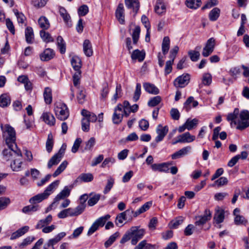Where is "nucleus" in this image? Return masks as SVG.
Here are the masks:
<instances>
[{"instance_id": "11", "label": "nucleus", "mask_w": 249, "mask_h": 249, "mask_svg": "<svg viewBox=\"0 0 249 249\" xmlns=\"http://www.w3.org/2000/svg\"><path fill=\"white\" fill-rule=\"evenodd\" d=\"M215 45V41L214 38L212 37L209 38L203 48L202 52V55L204 57H207L210 55L214 50V46Z\"/></svg>"}, {"instance_id": "45", "label": "nucleus", "mask_w": 249, "mask_h": 249, "mask_svg": "<svg viewBox=\"0 0 249 249\" xmlns=\"http://www.w3.org/2000/svg\"><path fill=\"white\" fill-rule=\"evenodd\" d=\"M68 162L66 160L63 161L53 173V176L56 177L60 175L67 167Z\"/></svg>"}, {"instance_id": "44", "label": "nucleus", "mask_w": 249, "mask_h": 249, "mask_svg": "<svg viewBox=\"0 0 249 249\" xmlns=\"http://www.w3.org/2000/svg\"><path fill=\"white\" fill-rule=\"evenodd\" d=\"M53 145V136L52 133H49L48 135L47 140L46 142V148L48 152L50 153L52 151Z\"/></svg>"}, {"instance_id": "29", "label": "nucleus", "mask_w": 249, "mask_h": 249, "mask_svg": "<svg viewBox=\"0 0 249 249\" xmlns=\"http://www.w3.org/2000/svg\"><path fill=\"white\" fill-rule=\"evenodd\" d=\"M83 51L85 55L87 56H91L92 55V44L89 40L86 39L83 43Z\"/></svg>"}, {"instance_id": "42", "label": "nucleus", "mask_w": 249, "mask_h": 249, "mask_svg": "<svg viewBox=\"0 0 249 249\" xmlns=\"http://www.w3.org/2000/svg\"><path fill=\"white\" fill-rule=\"evenodd\" d=\"M170 39L168 36H165L163 38L162 43V51L163 54H166L170 47Z\"/></svg>"}, {"instance_id": "15", "label": "nucleus", "mask_w": 249, "mask_h": 249, "mask_svg": "<svg viewBox=\"0 0 249 249\" xmlns=\"http://www.w3.org/2000/svg\"><path fill=\"white\" fill-rule=\"evenodd\" d=\"M116 18L119 22L123 24L124 23V9L123 3L119 4L115 12Z\"/></svg>"}, {"instance_id": "43", "label": "nucleus", "mask_w": 249, "mask_h": 249, "mask_svg": "<svg viewBox=\"0 0 249 249\" xmlns=\"http://www.w3.org/2000/svg\"><path fill=\"white\" fill-rule=\"evenodd\" d=\"M102 89L101 90V99L102 100H105L107 97L109 91V89L108 88V85L107 82H105L103 84Z\"/></svg>"}, {"instance_id": "40", "label": "nucleus", "mask_w": 249, "mask_h": 249, "mask_svg": "<svg viewBox=\"0 0 249 249\" xmlns=\"http://www.w3.org/2000/svg\"><path fill=\"white\" fill-rule=\"evenodd\" d=\"M220 10L218 8H213L209 14L210 20L213 21L216 20L220 16Z\"/></svg>"}, {"instance_id": "14", "label": "nucleus", "mask_w": 249, "mask_h": 249, "mask_svg": "<svg viewBox=\"0 0 249 249\" xmlns=\"http://www.w3.org/2000/svg\"><path fill=\"white\" fill-rule=\"evenodd\" d=\"M168 132V127L167 125L162 126V125L159 124L156 129V132L158 136L155 138V141L159 142L162 141L164 137Z\"/></svg>"}, {"instance_id": "56", "label": "nucleus", "mask_w": 249, "mask_h": 249, "mask_svg": "<svg viewBox=\"0 0 249 249\" xmlns=\"http://www.w3.org/2000/svg\"><path fill=\"white\" fill-rule=\"evenodd\" d=\"M212 75L210 73H204L202 77V84L205 86H209L212 83Z\"/></svg>"}, {"instance_id": "53", "label": "nucleus", "mask_w": 249, "mask_h": 249, "mask_svg": "<svg viewBox=\"0 0 249 249\" xmlns=\"http://www.w3.org/2000/svg\"><path fill=\"white\" fill-rule=\"evenodd\" d=\"M141 94V85L140 83H137L136 89L134 93L133 99L134 102H137L140 98Z\"/></svg>"}, {"instance_id": "19", "label": "nucleus", "mask_w": 249, "mask_h": 249, "mask_svg": "<svg viewBox=\"0 0 249 249\" xmlns=\"http://www.w3.org/2000/svg\"><path fill=\"white\" fill-rule=\"evenodd\" d=\"M133 213L132 210H127L119 214L116 218V224L118 225L122 224L124 221L127 219V215H131V213Z\"/></svg>"}, {"instance_id": "52", "label": "nucleus", "mask_w": 249, "mask_h": 249, "mask_svg": "<svg viewBox=\"0 0 249 249\" xmlns=\"http://www.w3.org/2000/svg\"><path fill=\"white\" fill-rule=\"evenodd\" d=\"M35 240V237L33 236H28L25 238L22 242L19 245V248L22 249L25 246L31 244Z\"/></svg>"}, {"instance_id": "1", "label": "nucleus", "mask_w": 249, "mask_h": 249, "mask_svg": "<svg viewBox=\"0 0 249 249\" xmlns=\"http://www.w3.org/2000/svg\"><path fill=\"white\" fill-rule=\"evenodd\" d=\"M227 119L231 121V125L237 124L236 128L242 130L249 126V111L244 110L239 113V109L236 108L233 112L228 114Z\"/></svg>"}, {"instance_id": "48", "label": "nucleus", "mask_w": 249, "mask_h": 249, "mask_svg": "<svg viewBox=\"0 0 249 249\" xmlns=\"http://www.w3.org/2000/svg\"><path fill=\"white\" fill-rule=\"evenodd\" d=\"M198 123V120L197 119H194L191 120L188 119L185 123V125L187 126V129L188 130H192L194 127L196 126Z\"/></svg>"}, {"instance_id": "33", "label": "nucleus", "mask_w": 249, "mask_h": 249, "mask_svg": "<svg viewBox=\"0 0 249 249\" xmlns=\"http://www.w3.org/2000/svg\"><path fill=\"white\" fill-rule=\"evenodd\" d=\"M52 216L51 214L48 215L45 219H41L38 222L36 226V229H39L49 225L52 222Z\"/></svg>"}, {"instance_id": "39", "label": "nucleus", "mask_w": 249, "mask_h": 249, "mask_svg": "<svg viewBox=\"0 0 249 249\" xmlns=\"http://www.w3.org/2000/svg\"><path fill=\"white\" fill-rule=\"evenodd\" d=\"M58 218L62 219L68 216H74L73 208H69L61 211L58 213Z\"/></svg>"}, {"instance_id": "10", "label": "nucleus", "mask_w": 249, "mask_h": 249, "mask_svg": "<svg viewBox=\"0 0 249 249\" xmlns=\"http://www.w3.org/2000/svg\"><path fill=\"white\" fill-rule=\"evenodd\" d=\"M81 114L83 116L81 123L82 129L83 131L88 132L89 130L91 114L88 110L83 109L81 112Z\"/></svg>"}, {"instance_id": "36", "label": "nucleus", "mask_w": 249, "mask_h": 249, "mask_svg": "<svg viewBox=\"0 0 249 249\" xmlns=\"http://www.w3.org/2000/svg\"><path fill=\"white\" fill-rule=\"evenodd\" d=\"M38 23L39 27L42 29V30H47L50 26L49 20L44 16H41L39 18Z\"/></svg>"}, {"instance_id": "51", "label": "nucleus", "mask_w": 249, "mask_h": 249, "mask_svg": "<svg viewBox=\"0 0 249 249\" xmlns=\"http://www.w3.org/2000/svg\"><path fill=\"white\" fill-rule=\"evenodd\" d=\"M123 114L117 111H114L112 116V121L114 124H119L122 120Z\"/></svg>"}, {"instance_id": "9", "label": "nucleus", "mask_w": 249, "mask_h": 249, "mask_svg": "<svg viewBox=\"0 0 249 249\" xmlns=\"http://www.w3.org/2000/svg\"><path fill=\"white\" fill-rule=\"evenodd\" d=\"M190 75L189 74H183L178 76L174 81V85L177 88H184L189 83Z\"/></svg>"}, {"instance_id": "34", "label": "nucleus", "mask_w": 249, "mask_h": 249, "mask_svg": "<svg viewBox=\"0 0 249 249\" xmlns=\"http://www.w3.org/2000/svg\"><path fill=\"white\" fill-rule=\"evenodd\" d=\"M201 0H186V6L192 9H196L201 6Z\"/></svg>"}, {"instance_id": "17", "label": "nucleus", "mask_w": 249, "mask_h": 249, "mask_svg": "<svg viewBox=\"0 0 249 249\" xmlns=\"http://www.w3.org/2000/svg\"><path fill=\"white\" fill-rule=\"evenodd\" d=\"M225 218V211L223 209L217 206L215 208V213L213 219L216 224H220L223 222Z\"/></svg>"}, {"instance_id": "28", "label": "nucleus", "mask_w": 249, "mask_h": 249, "mask_svg": "<svg viewBox=\"0 0 249 249\" xmlns=\"http://www.w3.org/2000/svg\"><path fill=\"white\" fill-rule=\"evenodd\" d=\"M169 164L162 163L160 164H153L151 165V168L154 171H159L160 172H168L169 171Z\"/></svg>"}, {"instance_id": "54", "label": "nucleus", "mask_w": 249, "mask_h": 249, "mask_svg": "<svg viewBox=\"0 0 249 249\" xmlns=\"http://www.w3.org/2000/svg\"><path fill=\"white\" fill-rule=\"evenodd\" d=\"M38 210V205H28L23 208L22 211L25 213H28L30 212H35Z\"/></svg>"}, {"instance_id": "18", "label": "nucleus", "mask_w": 249, "mask_h": 249, "mask_svg": "<svg viewBox=\"0 0 249 249\" xmlns=\"http://www.w3.org/2000/svg\"><path fill=\"white\" fill-rule=\"evenodd\" d=\"M191 150V147L190 146L184 147L173 154L171 155V158L173 160L180 158L185 155H186Z\"/></svg>"}, {"instance_id": "3", "label": "nucleus", "mask_w": 249, "mask_h": 249, "mask_svg": "<svg viewBox=\"0 0 249 249\" xmlns=\"http://www.w3.org/2000/svg\"><path fill=\"white\" fill-rule=\"evenodd\" d=\"M71 63L73 69L75 71L72 76L73 83L75 87L78 88L80 85L81 77V60L78 56H74L71 58Z\"/></svg>"}, {"instance_id": "31", "label": "nucleus", "mask_w": 249, "mask_h": 249, "mask_svg": "<svg viewBox=\"0 0 249 249\" xmlns=\"http://www.w3.org/2000/svg\"><path fill=\"white\" fill-rule=\"evenodd\" d=\"M11 103V98L10 96L7 94H2L0 96V107H8Z\"/></svg>"}, {"instance_id": "25", "label": "nucleus", "mask_w": 249, "mask_h": 249, "mask_svg": "<svg viewBox=\"0 0 249 249\" xmlns=\"http://www.w3.org/2000/svg\"><path fill=\"white\" fill-rule=\"evenodd\" d=\"M180 143L191 142L195 140V136L191 135L189 132H185L178 136Z\"/></svg>"}, {"instance_id": "61", "label": "nucleus", "mask_w": 249, "mask_h": 249, "mask_svg": "<svg viewBox=\"0 0 249 249\" xmlns=\"http://www.w3.org/2000/svg\"><path fill=\"white\" fill-rule=\"evenodd\" d=\"M82 140L80 138H77L74 142L73 145L71 148V152L75 153L78 150Z\"/></svg>"}, {"instance_id": "27", "label": "nucleus", "mask_w": 249, "mask_h": 249, "mask_svg": "<svg viewBox=\"0 0 249 249\" xmlns=\"http://www.w3.org/2000/svg\"><path fill=\"white\" fill-rule=\"evenodd\" d=\"M145 56V53L144 51L136 49L132 52L131 57L133 60H138L139 62H142L144 60Z\"/></svg>"}, {"instance_id": "59", "label": "nucleus", "mask_w": 249, "mask_h": 249, "mask_svg": "<svg viewBox=\"0 0 249 249\" xmlns=\"http://www.w3.org/2000/svg\"><path fill=\"white\" fill-rule=\"evenodd\" d=\"M188 54L192 61H197L200 56V53L198 51H190L188 52Z\"/></svg>"}, {"instance_id": "55", "label": "nucleus", "mask_w": 249, "mask_h": 249, "mask_svg": "<svg viewBox=\"0 0 249 249\" xmlns=\"http://www.w3.org/2000/svg\"><path fill=\"white\" fill-rule=\"evenodd\" d=\"M140 31L141 29L139 26H137L135 28L132 34V38L134 44H137L139 38Z\"/></svg>"}, {"instance_id": "60", "label": "nucleus", "mask_w": 249, "mask_h": 249, "mask_svg": "<svg viewBox=\"0 0 249 249\" xmlns=\"http://www.w3.org/2000/svg\"><path fill=\"white\" fill-rule=\"evenodd\" d=\"M184 219V217L182 216H179L177 217L176 219L171 222V227L175 229L177 228L179 225H181L183 223Z\"/></svg>"}, {"instance_id": "26", "label": "nucleus", "mask_w": 249, "mask_h": 249, "mask_svg": "<svg viewBox=\"0 0 249 249\" xmlns=\"http://www.w3.org/2000/svg\"><path fill=\"white\" fill-rule=\"evenodd\" d=\"M18 81L24 84L26 90H31L32 89V83L29 81L27 76L24 75L19 76L18 78Z\"/></svg>"}, {"instance_id": "20", "label": "nucleus", "mask_w": 249, "mask_h": 249, "mask_svg": "<svg viewBox=\"0 0 249 249\" xmlns=\"http://www.w3.org/2000/svg\"><path fill=\"white\" fill-rule=\"evenodd\" d=\"M43 121L50 126H53L55 123V119L50 112H44L41 116Z\"/></svg>"}, {"instance_id": "7", "label": "nucleus", "mask_w": 249, "mask_h": 249, "mask_svg": "<svg viewBox=\"0 0 249 249\" xmlns=\"http://www.w3.org/2000/svg\"><path fill=\"white\" fill-rule=\"evenodd\" d=\"M66 149V145L63 144L58 152L54 155L49 160L48 168L51 169L53 166L57 165L62 159Z\"/></svg>"}, {"instance_id": "23", "label": "nucleus", "mask_w": 249, "mask_h": 249, "mask_svg": "<svg viewBox=\"0 0 249 249\" xmlns=\"http://www.w3.org/2000/svg\"><path fill=\"white\" fill-rule=\"evenodd\" d=\"M71 193V189L68 186H65L64 189L55 196L54 199V203L59 201L61 199H63L65 198L68 197Z\"/></svg>"}, {"instance_id": "38", "label": "nucleus", "mask_w": 249, "mask_h": 249, "mask_svg": "<svg viewBox=\"0 0 249 249\" xmlns=\"http://www.w3.org/2000/svg\"><path fill=\"white\" fill-rule=\"evenodd\" d=\"M43 97L44 99L45 102L48 104H51L52 102V90L49 87H46L45 88L44 93H43Z\"/></svg>"}, {"instance_id": "35", "label": "nucleus", "mask_w": 249, "mask_h": 249, "mask_svg": "<svg viewBox=\"0 0 249 249\" xmlns=\"http://www.w3.org/2000/svg\"><path fill=\"white\" fill-rule=\"evenodd\" d=\"M110 218V215L107 214L104 216L100 217L94 222V231H96L99 227H103L107 222V221Z\"/></svg>"}, {"instance_id": "57", "label": "nucleus", "mask_w": 249, "mask_h": 249, "mask_svg": "<svg viewBox=\"0 0 249 249\" xmlns=\"http://www.w3.org/2000/svg\"><path fill=\"white\" fill-rule=\"evenodd\" d=\"M10 203V200L8 197H0V210H3L7 207Z\"/></svg>"}, {"instance_id": "49", "label": "nucleus", "mask_w": 249, "mask_h": 249, "mask_svg": "<svg viewBox=\"0 0 249 249\" xmlns=\"http://www.w3.org/2000/svg\"><path fill=\"white\" fill-rule=\"evenodd\" d=\"M119 233L118 232H116L115 233L111 235L108 239L105 242L104 245L106 248H108L110 247L116 240V238L119 236Z\"/></svg>"}, {"instance_id": "13", "label": "nucleus", "mask_w": 249, "mask_h": 249, "mask_svg": "<svg viewBox=\"0 0 249 249\" xmlns=\"http://www.w3.org/2000/svg\"><path fill=\"white\" fill-rule=\"evenodd\" d=\"M124 3L126 8L131 9L134 14V16L138 13L140 7V2L139 0H124Z\"/></svg>"}, {"instance_id": "41", "label": "nucleus", "mask_w": 249, "mask_h": 249, "mask_svg": "<svg viewBox=\"0 0 249 249\" xmlns=\"http://www.w3.org/2000/svg\"><path fill=\"white\" fill-rule=\"evenodd\" d=\"M40 36L42 40L46 43L54 41V39L51 35L48 32H46L44 30L40 31Z\"/></svg>"}, {"instance_id": "16", "label": "nucleus", "mask_w": 249, "mask_h": 249, "mask_svg": "<svg viewBox=\"0 0 249 249\" xmlns=\"http://www.w3.org/2000/svg\"><path fill=\"white\" fill-rule=\"evenodd\" d=\"M54 55V51L52 49L47 48L40 53V58L42 61H47L53 58Z\"/></svg>"}, {"instance_id": "63", "label": "nucleus", "mask_w": 249, "mask_h": 249, "mask_svg": "<svg viewBox=\"0 0 249 249\" xmlns=\"http://www.w3.org/2000/svg\"><path fill=\"white\" fill-rule=\"evenodd\" d=\"M47 0H32V3L36 8H40L44 6Z\"/></svg>"}, {"instance_id": "62", "label": "nucleus", "mask_w": 249, "mask_h": 249, "mask_svg": "<svg viewBox=\"0 0 249 249\" xmlns=\"http://www.w3.org/2000/svg\"><path fill=\"white\" fill-rule=\"evenodd\" d=\"M86 205H79L75 208H73V213L74 216H77L83 213Z\"/></svg>"}, {"instance_id": "24", "label": "nucleus", "mask_w": 249, "mask_h": 249, "mask_svg": "<svg viewBox=\"0 0 249 249\" xmlns=\"http://www.w3.org/2000/svg\"><path fill=\"white\" fill-rule=\"evenodd\" d=\"M59 11L61 17L63 18L65 23L67 24L68 26H71V17L66 9L63 7L60 6Z\"/></svg>"}, {"instance_id": "46", "label": "nucleus", "mask_w": 249, "mask_h": 249, "mask_svg": "<svg viewBox=\"0 0 249 249\" xmlns=\"http://www.w3.org/2000/svg\"><path fill=\"white\" fill-rule=\"evenodd\" d=\"M123 94L122 87L120 84H117L116 87V91L115 93L114 94L112 98L111 99L112 101L115 103L117 100V99L122 97Z\"/></svg>"}, {"instance_id": "32", "label": "nucleus", "mask_w": 249, "mask_h": 249, "mask_svg": "<svg viewBox=\"0 0 249 249\" xmlns=\"http://www.w3.org/2000/svg\"><path fill=\"white\" fill-rule=\"evenodd\" d=\"M93 179V176L90 173H83L81 174L75 180L76 182H88L91 181Z\"/></svg>"}, {"instance_id": "5", "label": "nucleus", "mask_w": 249, "mask_h": 249, "mask_svg": "<svg viewBox=\"0 0 249 249\" xmlns=\"http://www.w3.org/2000/svg\"><path fill=\"white\" fill-rule=\"evenodd\" d=\"M1 128L3 132V136L5 140L7 145L14 146L17 148L16 143V131L14 128L9 124H5L4 126L1 125Z\"/></svg>"}, {"instance_id": "50", "label": "nucleus", "mask_w": 249, "mask_h": 249, "mask_svg": "<svg viewBox=\"0 0 249 249\" xmlns=\"http://www.w3.org/2000/svg\"><path fill=\"white\" fill-rule=\"evenodd\" d=\"M161 101V98L160 96H157L150 98L148 102V105L151 107L157 106Z\"/></svg>"}, {"instance_id": "30", "label": "nucleus", "mask_w": 249, "mask_h": 249, "mask_svg": "<svg viewBox=\"0 0 249 249\" xmlns=\"http://www.w3.org/2000/svg\"><path fill=\"white\" fill-rule=\"evenodd\" d=\"M155 11L160 15L165 12L166 6L163 2V0H157L155 6Z\"/></svg>"}, {"instance_id": "22", "label": "nucleus", "mask_w": 249, "mask_h": 249, "mask_svg": "<svg viewBox=\"0 0 249 249\" xmlns=\"http://www.w3.org/2000/svg\"><path fill=\"white\" fill-rule=\"evenodd\" d=\"M143 87L144 90L148 93L152 94H158L159 93L160 91L158 88H157L154 84L145 82L143 84Z\"/></svg>"}, {"instance_id": "12", "label": "nucleus", "mask_w": 249, "mask_h": 249, "mask_svg": "<svg viewBox=\"0 0 249 249\" xmlns=\"http://www.w3.org/2000/svg\"><path fill=\"white\" fill-rule=\"evenodd\" d=\"M212 217V212L209 209H206L204 214L202 216L196 217V221L195 224L196 226H202L208 221L210 220Z\"/></svg>"}, {"instance_id": "21", "label": "nucleus", "mask_w": 249, "mask_h": 249, "mask_svg": "<svg viewBox=\"0 0 249 249\" xmlns=\"http://www.w3.org/2000/svg\"><path fill=\"white\" fill-rule=\"evenodd\" d=\"M29 230V227L28 226H25L22 228L19 229L17 231L12 233L11 235L10 239L15 240L25 234Z\"/></svg>"}, {"instance_id": "37", "label": "nucleus", "mask_w": 249, "mask_h": 249, "mask_svg": "<svg viewBox=\"0 0 249 249\" xmlns=\"http://www.w3.org/2000/svg\"><path fill=\"white\" fill-rule=\"evenodd\" d=\"M25 34L26 42L29 44L32 43L34 39V34L32 28L30 27H27Z\"/></svg>"}, {"instance_id": "4", "label": "nucleus", "mask_w": 249, "mask_h": 249, "mask_svg": "<svg viewBox=\"0 0 249 249\" xmlns=\"http://www.w3.org/2000/svg\"><path fill=\"white\" fill-rule=\"evenodd\" d=\"M59 181L56 180L50 184L43 193L39 194L31 197L29 202L32 204H36L41 202L47 198L52 193L53 190L59 185Z\"/></svg>"}, {"instance_id": "2", "label": "nucleus", "mask_w": 249, "mask_h": 249, "mask_svg": "<svg viewBox=\"0 0 249 249\" xmlns=\"http://www.w3.org/2000/svg\"><path fill=\"white\" fill-rule=\"evenodd\" d=\"M8 148L3 150V159L8 161L15 158L13 163L11 164V167L14 171H18L20 170L22 164V154L20 149L14 146L7 145Z\"/></svg>"}, {"instance_id": "8", "label": "nucleus", "mask_w": 249, "mask_h": 249, "mask_svg": "<svg viewBox=\"0 0 249 249\" xmlns=\"http://www.w3.org/2000/svg\"><path fill=\"white\" fill-rule=\"evenodd\" d=\"M132 237L131 244L133 245L137 244L138 242L142 238L145 234V230L143 229H139L137 227H132L130 229Z\"/></svg>"}, {"instance_id": "47", "label": "nucleus", "mask_w": 249, "mask_h": 249, "mask_svg": "<svg viewBox=\"0 0 249 249\" xmlns=\"http://www.w3.org/2000/svg\"><path fill=\"white\" fill-rule=\"evenodd\" d=\"M57 44L61 53H64L66 52L65 43L61 36H58L57 38Z\"/></svg>"}, {"instance_id": "6", "label": "nucleus", "mask_w": 249, "mask_h": 249, "mask_svg": "<svg viewBox=\"0 0 249 249\" xmlns=\"http://www.w3.org/2000/svg\"><path fill=\"white\" fill-rule=\"evenodd\" d=\"M54 110L57 118L61 121L66 120L69 116L70 113L68 107L63 103H58Z\"/></svg>"}, {"instance_id": "58", "label": "nucleus", "mask_w": 249, "mask_h": 249, "mask_svg": "<svg viewBox=\"0 0 249 249\" xmlns=\"http://www.w3.org/2000/svg\"><path fill=\"white\" fill-rule=\"evenodd\" d=\"M88 12L89 7L85 4L81 5L78 9V14L80 17L85 16Z\"/></svg>"}, {"instance_id": "64", "label": "nucleus", "mask_w": 249, "mask_h": 249, "mask_svg": "<svg viewBox=\"0 0 249 249\" xmlns=\"http://www.w3.org/2000/svg\"><path fill=\"white\" fill-rule=\"evenodd\" d=\"M14 13L17 18L18 22L23 23L26 19L25 16L22 13L18 12L17 10H14Z\"/></svg>"}]
</instances>
